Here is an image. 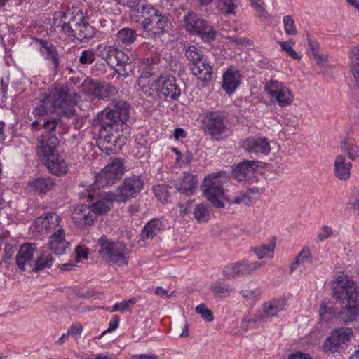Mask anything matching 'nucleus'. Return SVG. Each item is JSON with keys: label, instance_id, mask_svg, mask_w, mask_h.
I'll list each match as a JSON object with an SVG mask.
<instances>
[{"label": "nucleus", "instance_id": "c03bdc74", "mask_svg": "<svg viewBox=\"0 0 359 359\" xmlns=\"http://www.w3.org/2000/svg\"><path fill=\"white\" fill-rule=\"evenodd\" d=\"M194 215L198 222H205L210 219V210L208 205L199 203L194 209Z\"/></svg>", "mask_w": 359, "mask_h": 359}, {"label": "nucleus", "instance_id": "052dcab7", "mask_svg": "<svg viewBox=\"0 0 359 359\" xmlns=\"http://www.w3.org/2000/svg\"><path fill=\"white\" fill-rule=\"evenodd\" d=\"M333 233L332 229L327 225L323 226L320 231L318 234V238L320 241H323L330 238Z\"/></svg>", "mask_w": 359, "mask_h": 359}, {"label": "nucleus", "instance_id": "4d7b16f0", "mask_svg": "<svg viewBox=\"0 0 359 359\" xmlns=\"http://www.w3.org/2000/svg\"><path fill=\"white\" fill-rule=\"evenodd\" d=\"M237 0H219V6L227 13H233L238 6Z\"/></svg>", "mask_w": 359, "mask_h": 359}, {"label": "nucleus", "instance_id": "423d86ee", "mask_svg": "<svg viewBox=\"0 0 359 359\" xmlns=\"http://www.w3.org/2000/svg\"><path fill=\"white\" fill-rule=\"evenodd\" d=\"M144 18L141 22L142 28L148 36L156 39L161 36L168 25V18L151 5L142 4L137 9Z\"/></svg>", "mask_w": 359, "mask_h": 359}, {"label": "nucleus", "instance_id": "79ce46f5", "mask_svg": "<svg viewBox=\"0 0 359 359\" xmlns=\"http://www.w3.org/2000/svg\"><path fill=\"white\" fill-rule=\"evenodd\" d=\"M136 31L130 28H123L116 35V40L118 43L124 45L132 44L137 39Z\"/></svg>", "mask_w": 359, "mask_h": 359}, {"label": "nucleus", "instance_id": "a878e982", "mask_svg": "<svg viewBox=\"0 0 359 359\" xmlns=\"http://www.w3.org/2000/svg\"><path fill=\"white\" fill-rule=\"evenodd\" d=\"M190 69L192 74L201 81H209L212 79V68L205 60L195 65H191Z\"/></svg>", "mask_w": 359, "mask_h": 359}, {"label": "nucleus", "instance_id": "864d4df0", "mask_svg": "<svg viewBox=\"0 0 359 359\" xmlns=\"http://www.w3.org/2000/svg\"><path fill=\"white\" fill-rule=\"evenodd\" d=\"M95 60V52L90 49L83 50L79 58V63L83 65L92 64Z\"/></svg>", "mask_w": 359, "mask_h": 359}, {"label": "nucleus", "instance_id": "13d9d810", "mask_svg": "<svg viewBox=\"0 0 359 359\" xmlns=\"http://www.w3.org/2000/svg\"><path fill=\"white\" fill-rule=\"evenodd\" d=\"M284 29L288 35H295L297 29L294 25V21L290 15L283 18Z\"/></svg>", "mask_w": 359, "mask_h": 359}, {"label": "nucleus", "instance_id": "09e8293b", "mask_svg": "<svg viewBox=\"0 0 359 359\" xmlns=\"http://www.w3.org/2000/svg\"><path fill=\"white\" fill-rule=\"evenodd\" d=\"M341 148L343 151L347 153L350 159L354 161L359 156V147L353 144L348 140H344L341 144Z\"/></svg>", "mask_w": 359, "mask_h": 359}, {"label": "nucleus", "instance_id": "4be33fe9", "mask_svg": "<svg viewBox=\"0 0 359 359\" xmlns=\"http://www.w3.org/2000/svg\"><path fill=\"white\" fill-rule=\"evenodd\" d=\"M88 83L92 94L98 99L108 100L118 92L116 88L109 83L93 80L89 81Z\"/></svg>", "mask_w": 359, "mask_h": 359}, {"label": "nucleus", "instance_id": "7c9ffc66", "mask_svg": "<svg viewBox=\"0 0 359 359\" xmlns=\"http://www.w3.org/2000/svg\"><path fill=\"white\" fill-rule=\"evenodd\" d=\"M205 25V19L198 18L194 13L190 11L184 17V26L190 33L197 34L201 26Z\"/></svg>", "mask_w": 359, "mask_h": 359}, {"label": "nucleus", "instance_id": "c85d7f7f", "mask_svg": "<svg viewBox=\"0 0 359 359\" xmlns=\"http://www.w3.org/2000/svg\"><path fill=\"white\" fill-rule=\"evenodd\" d=\"M285 306V301L283 299H276L266 302L263 305V318L276 316Z\"/></svg>", "mask_w": 359, "mask_h": 359}, {"label": "nucleus", "instance_id": "a19ab883", "mask_svg": "<svg viewBox=\"0 0 359 359\" xmlns=\"http://www.w3.org/2000/svg\"><path fill=\"white\" fill-rule=\"evenodd\" d=\"M57 125L58 121L57 119L48 120L43 123L42 128L44 130V133L41 136L39 147L43 146V142L46 140L45 139H49L52 137H57L55 135Z\"/></svg>", "mask_w": 359, "mask_h": 359}, {"label": "nucleus", "instance_id": "39448f33", "mask_svg": "<svg viewBox=\"0 0 359 359\" xmlns=\"http://www.w3.org/2000/svg\"><path fill=\"white\" fill-rule=\"evenodd\" d=\"M198 120L204 133L216 141L224 140L231 135L228 118L219 111L203 112Z\"/></svg>", "mask_w": 359, "mask_h": 359}, {"label": "nucleus", "instance_id": "f8f14e48", "mask_svg": "<svg viewBox=\"0 0 359 359\" xmlns=\"http://www.w3.org/2000/svg\"><path fill=\"white\" fill-rule=\"evenodd\" d=\"M152 86L159 97L176 100L181 95L175 77L168 74H161L152 82Z\"/></svg>", "mask_w": 359, "mask_h": 359}, {"label": "nucleus", "instance_id": "2eb2a0df", "mask_svg": "<svg viewBox=\"0 0 359 359\" xmlns=\"http://www.w3.org/2000/svg\"><path fill=\"white\" fill-rule=\"evenodd\" d=\"M143 182L139 176H132L124 179L121 185L119 186L116 192L117 201L126 202L127 200L134 197L140 192L143 187Z\"/></svg>", "mask_w": 359, "mask_h": 359}, {"label": "nucleus", "instance_id": "69168bd1", "mask_svg": "<svg viewBox=\"0 0 359 359\" xmlns=\"http://www.w3.org/2000/svg\"><path fill=\"white\" fill-rule=\"evenodd\" d=\"M97 193L95 191H92L90 189H86L83 191H81L79 194V198L81 199H86L87 198L88 201H89V203H90L91 201H94V199H96V195Z\"/></svg>", "mask_w": 359, "mask_h": 359}, {"label": "nucleus", "instance_id": "de8ad7c7", "mask_svg": "<svg viewBox=\"0 0 359 359\" xmlns=\"http://www.w3.org/2000/svg\"><path fill=\"white\" fill-rule=\"evenodd\" d=\"M263 319L262 314L255 315L254 316H245L241 321L240 327L243 330L247 331L249 329L255 327L256 324Z\"/></svg>", "mask_w": 359, "mask_h": 359}, {"label": "nucleus", "instance_id": "6ab92c4d", "mask_svg": "<svg viewBox=\"0 0 359 359\" xmlns=\"http://www.w3.org/2000/svg\"><path fill=\"white\" fill-rule=\"evenodd\" d=\"M83 20V15L80 10H68L61 16L62 30L69 36H72Z\"/></svg>", "mask_w": 359, "mask_h": 359}, {"label": "nucleus", "instance_id": "6e6d98bb", "mask_svg": "<svg viewBox=\"0 0 359 359\" xmlns=\"http://www.w3.org/2000/svg\"><path fill=\"white\" fill-rule=\"evenodd\" d=\"M339 312H335L334 309L331 306H328L325 303L322 302L319 311L320 316L323 319L325 320H327L329 318L327 316H336L337 318L340 319L339 316Z\"/></svg>", "mask_w": 359, "mask_h": 359}, {"label": "nucleus", "instance_id": "473e14b6", "mask_svg": "<svg viewBox=\"0 0 359 359\" xmlns=\"http://www.w3.org/2000/svg\"><path fill=\"white\" fill-rule=\"evenodd\" d=\"M38 41L46 50L45 59L51 60L54 65V69L57 70L60 65V60L55 46L46 40L38 39Z\"/></svg>", "mask_w": 359, "mask_h": 359}, {"label": "nucleus", "instance_id": "603ef678", "mask_svg": "<svg viewBox=\"0 0 359 359\" xmlns=\"http://www.w3.org/2000/svg\"><path fill=\"white\" fill-rule=\"evenodd\" d=\"M136 303L135 299H130L128 301H123L116 303L114 305L111 312L120 311L125 312L131 309L132 306Z\"/></svg>", "mask_w": 359, "mask_h": 359}, {"label": "nucleus", "instance_id": "412c9836", "mask_svg": "<svg viewBox=\"0 0 359 359\" xmlns=\"http://www.w3.org/2000/svg\"><path fill=\"white\" fill-rule=\"evenodd\" d=\"M60 217L54 212H48L41 215L35 219L36 229L41 233H47L53 230H56L60 224Z\"/></svg>", "mask_w": 359, "mask_h": 359}, {"label": "nucleus", "instance_id": "4c0bfd02", "mask_svg": "<svg viewBox=\"0 0 359 359\" xmlns=\"http://www.w3.org/2000/svg\"><path fill=\"white\" fill-rule=\"evenodd\" d=\"M276 243L271 241L268 244H262L254 247L251 250L257 255L258 259L272 258L274 255Z\"/></svg>", "mask_w": 359, "mask_h": 359}, {"label": "nucleus", "instance_id": "e433bc0d", "mask_svg": "<svg viewBox=\"0 0 359 359\" xmlns=\"http://www.w3.org/2000/svg\"><path fill=\"white\" fill-rule=\"evenodd\" d=\"M93 36V27L86 22L85 19L79 25L76 30L72 35L73 37L80 41H86L91 39Z\"/></svg>", "mask_w": 359, "mask_h": 359}, {"label": "nucleus", "instance_id": "72a5a7b5", "mask_svg": "<svg viewBox=\"0 0 359 359\" xmlns=\"http://www.w3.org/2000/svg\"><path fill=\"white\" fill-rule=\"evenodd\" d=\"M222 199L226 200L229 204H244L249 205L251 203V196L249 192H238L235 193V195L229 194V191L226 190L224 192V195Z\"/></svg>", "mask_w": 359, "mask_h": 359}, {"label": "nucleus", "instance_id": "2f4dec72", "mask_svg": "<svg viewBox=\"0 0 359 359\" xmlns=\"http://www.w3.org/2000/svg\"><path fill=\"white\" fill-rule=\"evenodd\" d=\"M162 228V222L158 219H152L147 223L142 231V238L143 240L152 239L158 234Z\"/></svg>", "mask_w": 359, "mask_h": 359}, {"label": "nucleus", "instance_id": "c9c22d12", "mask_svg": "<svg viewBox=\"0 0 359 359\" xmlns=\"http://www.w3.org/2000/svg\"><path fill=\"white\" fill-rule=\"evenodd\" d=\"M54 185L55 182L50 177H39L31 184L33 190L39 194H45L50 191Z\"/></svg>", "mask_w": 359, "mask_h": 359}, {"label": "nucleus", "instance_id": "dca6fc26", "mask_svg": "<svg viewBox=\"0 0 359 359\" xmlns=\"http://www.w3.org/2000/svg\"><path fill=\"white\" fill-rule=\"evenodd\" d=\"M114 201H117V196L113 192H97L96 199L91 201L88 205L93 210V215H95V218L100 215L106 214L109 212Z\"/></svg>", "mask_w": 359, "mask_h": 359}, {"label": "nucleus", "instance_id": "5fc2aeb1", "mask_svg": "<svg viewBox=\"0 0 359 359\" xmlns=\"http://www.w3.org/2000/svg\"><path fill=\"white\" fill-rule=\"evenodd\" d=\"M113 60L114 61V65L116 66L126 65L127 62H130L129 57L118 48H115Z\"/></svg>", "mask_w": 359, "mask_h": 359}, {"label": "nucleus", "instance_id": "680f3d73", "mask_svg": "<svg viewBox=\"0 0 359 359\" xmlns=\"http://www.w3.org/2000/svg\"><path fill=\"white\" fill-rule=\"evenodd\" d=\"M119 318L118 316H114L112 320H111L109 323V327L104 331L99 337L100 339L105 334L110 333L115 330L119 325Z\"/></svg>", "mask_w": 359, "mask_h": 359}, {"label": "nucleus", "instance_id": "ea45409f", "mask_svg": "<svg viewBox=\"0 0 359 359\" xmlns=\"http://www.w3.org/2000/svg\"><path fill=\"white\" fill-rule=\"evenodd\" d=\"M184 55L187 60L191 62V65H195L198 62L203 61V54L202 50L194 45H187L184 48Z\"/></svg>", "mask_w": 359, "mask_h": 359}, {"label": "nucleus", "instance_id": "f704fd0d", "mask_svg": "<svg viewBox=\"0 0 359 359\" xmlns=\"http://www.w3.org/2000/svg\"><path fill=\"white\" fill-rule=\"evenodd\" d=\"M210 289L215 298H224L233 292V287L229 284H225L220 281L211 283Z\"/></svg>", "mask_w": 359, "mask_h": 359}, {"label": "nucleus", "instance_id": "49530a36", "mask_svg": "<svg viewBox=\"0 0 359 359\" xmlns=\"http://www.w3.org/2000/svg\"><path fill=\"white\" fill-rule=\"evenodd\" d=\"M115 46H104V47H98L97 56L105 60L109 66L114 65L113 56L114 54Z\"/></svg>", "mask_w": 359, "mask_h": 359}, {"label": "nucleus", "instance_id": "cd10ccee", "mask_svg": "<svg viewBox=\"0 0 359 359\" xmlns=\"http://www.w3.org/2000/svg\"><path fill=\"white\" fill-rule=\"evenodd\" d=\"M196 184V176L191 173L184 172L182 180L175 184V187L177 189L182 193L190 195L194 191Z\"/></svg>", "mask_w": 359, "mask_h": 359}, {"label": "nucleus", "instance_id": "58836bf2", "mask_svg": "<svg viewBox=\"0 0 359 359\" xmlns=\"http://www.w3.org/2000/svg\"><path fill=\"white\" fill-rule=\"evenodd\" d=\"M350 67L354 81L359 88V47L355 46L349 53Z\"/></svg>", "mask_w": 359, "mask_h": 359}, {"label": "nucleus", "instance_id": "393cba45", "mask_svg": "<svg viewBox=\"0 0 359 359\" xmlns=\"http://www.w3.org/2000/svg\"><path fill=\"white\" fill-rule=\"evenodd\" d=\"M351 163L346 162V158L343 155L340 154L336 157L334 164V172L339 180L344 181L348 180L351 175Z\"/></svg>", "mask_w": 359, "mask_h": 359}, {"label": "nucleus", "instance_id": "7ed1b4c3", "mask_svg": "<svg viewBox=\"0 0 359 359\" xmlns=\"http://www.w3.org/2000/svg\"><path fill=\"white\" fill-rule=\"evenodd\" d=\"M332 296L340 303L346 302L339 313L341 320L344 323L356 320L359 316V292H357L355 282L347 276H338L333 286Z\"/></svg>", "mask_w": 359, "mask_h": 359}, {"label": "nucleus", "instance_id": "b1692460", "mask_svg": "<svg viewBox=\"0 0 359 359\" xmlns=\"http://www.w3.org/2000/svg\"><path fill=\"white\" fill-rule=\"evenodd\" d=\"M257 161L244 160L236 165L233 170L234 177L239 182L245 180L255 171Z\"/></svg>", "mask_w": 359, "mask_h": 359}, {"label": "nucleus", "instance_id": "0eeeda50", "mask_svg": "<svg viewBox=\"0 0 359 359\" xmlns=\"http://www.w3.org/2000/svg\"><path fill=\"white\" fill-rule=\"evenodd\" d=\"M45 140L43 146L38 148L39 156L52 174L62 175L67 173L68 165L57 154L58 138L52 137Z\"/></svg>", "mask_w": 359, "mask_h": 359}, {"label": "nucleus", "instance_id": "774afa93", "mask_svg": "<svg viewBox=\"0 0 359 359\" xmlns=\"http://www.w3.org/2000/svg\"><path fill=\"white\" fill-rule=\"evenodd\" d=\"M83 330V327L81 324H74L72 325L67 330V332L69 336L76 337L81 334Z\"/></svg>", "mask_w": 359, "mask_h": 359}, {"label": "nucleus", "instance_id": "20e7f679", "mask_svg": "<svg viewBox=\"0 0 359 359\" xmlns=\"http://www.w3.org/2000/svg\"><path fill=\"white\" fill-rule=\"evenodd\" d=\"M15 261L21 271L38 272L51 267L53 258L50 255L39 254L36 243H25L20 247Z\"/></svg>", "mask_w": 359, "mask_h": 359}, {"label": "nucleus", "instance_id": "c756f323", "mask_svg": "<svg viewBox=\"0 0 359 359\" xmlns=\"http://www.w3.org/2000/svg\"><path fill=\"white\" fill-rule=\"evenodd\" d=\"M205 25V19L198 18L194 13L190 11L184 17V26L190 33L197 34L201 26Z\"/></svg>", "mask_w": 359, "mask_h": 359}, {"label": "nucleus", "instance_id": "3c124183", "mask_svg": "<svg viewBox=\"0 0 359 359\" xmlns=\"http://www.w3.org/2000/svg\"><path fill=\"white\" fill-rule=\"evenodd\" d=\"M196 312L200 314L201 317L208 322H212L214 320L213 313L205 304H201L196 307Z\"/></svg>", "mask_w": 359, "mask_h": 359}, {"label": "nucleus", "instance_id": "9b49d317", "mask_svg": "<svg viewBox=\"0 0 359 359\" xmlns=\"http://www.w3.org/2000/svg\"><path fill=\"white\" fill-rule=\"evenodd\" d=\"M264 91L271 97L273 102L280 107L290 105L294 100V95L290 89L282 82L271 79L264 85Z\"/></svg>", "mask_w": 359, "mask_h": 359}, {"label": "nucleus", "instance_id": "0e129e2a", "mask_svg": "<svg viewBox=\"0 0 359 359\" xmlns=\"http://www.w3.org/2000/svg\"><path fill=\"white\" fill-rule=\"evenodd\" d=\"M118 67L121 69V76L126 78L133 74V68L130 62H127L126 65H120Z\"/></svg>", "mask_w": 359, "mask_h": 359}, {"label": "nucleus", "instance_id": "f03ea898", "mask_svg": "<svg viewBox=\"0 0 359 359\" xmlns=\"http://www.w3.org/2000/svg\"><path fill=\"white\" fill-rule=\"evenodd\" d=\"M80 95L67 86L55 87L42 93L36 99V105L33 109L35 117L48 116L60 109L61 116L72 120L76 128H80L83 120L76 113L74 106L79 102Z\"/></svg>", "mask_w": 359, "mask_h": 359}, {"label": "nucleus", "instance_id": "f257e3e1", "mask_svg": "<svg viewBox=\"0 0 359 359\" xmlns=\"http://www.w3.org/2000/svg\"><path fill=\"white\" fill-rule=\"evenodd\" d=\"M130 111L126 101L114 100L100 115L98 146L107 154L118 152L126 144V137L117 133L126 128Z\"/></svg>", "mask_w": 359, "mask_h": 359}, {"label": "nucleus", "instance_id": "6e6552de", "mask_svg": "<svg viewBox=\"0 0 359 359\" xmlns=\"http://www.w3.org/2000/svg\"><path fill=\"white\" fill-rule=\"evenodd\" d=\"M97 243L100 245L99 255L109 264H116L119 266L128 264L127 248L119 242L109 240L106 236H102Z\"/></svg>", "mask_w": 359, "mask_h": 359}, {"label": "nucleus", "instance_id": "a211bd4d", "mask_svg": "<svg viewBox=\"0 0 359 359\" xmlns=\"http://www.w3.org/2000/svg\"><path fill=\"white\" fill-rule=\"evenodd\" d=\"M159 62L160 56L157 54L156 50L154 55L138 59V72L140 74L137 79L138 84L142 83L143 80L149 79L155 74Z\"/></svg>", "mask_w": 359, "mask_h": 359}, {"label": "nucleus", "instance_id": "a18cd8bd", "mask_svg": "<svg viewBox=\"0 0 359 359\" xmlns=\"http://www.w3.org/2000/svg\"><path fill=\"white\" fill-rule=\"evenodd\" d=\"M311 257L312 255L309 247L304 246L291 264L290 266V273L294 271L299 266V264H303L306 259L311 258Z\"/></svg>", "mask_w": 359, "mask_h": 359}, {"label": "nucleus", "instance_id": "9d476101", "mask_svg": "<svg viewBox=\"0 0 359 359\" xmlns=\"http://www.w3.org/2000/svg\"><path fill=\"white\" fill-rule=\"evenodd\" d=\"M124 164L119 158L112 159L96 176L95 184L97 187H108L121 179Z\"/></svg>", "mask_w": 359, "mask_h": 359}, {"label": "nucleus", "instance_id": "8fccbe9b", "mask_svg": "<svg viewBox=\"0 0 359 359\" xmlns=\"http://www.w3.org/2000/svg\"><path fill=\"white\" fill-rule=\"evenodd\" d=\"M170 189L171 187L167 184H157L154 187V193L160 201L163 202L168 200Z\"/></svg>", "mask_w": 359, "mask_h": 359}, {"label": "nucleus", "instance_id": "338daca9", "mask_svg": "<svg viewBox=\"0 0 359 359\" xmlns=\"http://www.w3.org/2000/svg\"><path fill=\"white\" fill-rule=\"evenodd\" d=\"M282 49L287 52L290 57L294 59H299L300 57L299 55L293 50V48L287 43V41L279 42Z\"/></svg>", "mask_w": 359, "mask_h": 359}, {"label": "nucleus", "instance_id": "37998d69", "mask_svg": "<svg viewBox=\"0 0 359 359\" xmlns=\"http://www.w3.org/2000/svg\"><path fill=\"white\" fill-rule=\"evenodd\" d=\"M196 35L200 36L205 42H210L216 37V31L213 27L205 19V25L200 27Z\"/></svg>", "mask_w": 359, "mask_h": 359}, {"label": "nucleus", "instance_id": "e2e57ef3", "mask_svg": "<svg viewBox=\"0 0 359 359\" xmlns=\"http://www.w3.org/2000/svg\"><path fill=\"white\" fill-rule=\"evenodd\" d=\"M140 86V89L141 92L145 95L147 97H154L156 90L152 86H148L146 84L144 83V81L142 83H140V84H138Z\"/></svg>", "mask_w": 359, "mask_h": 359}, {"label": "nucleus", "instance_id": "bb28decb", "mask_svg": "<svg viewBox=\"0 0 359 359\" xmlns=\"http://www.w3.org/2000/svg\"><path fill=\"white\" fill-rule=\"evenodd\" d=\"M240 84V75L238 72L227 70L223 74L222 88L229 95H231Z\"/></svg>", "mask_w": 359, "mask_h": 359}, {"label": "nucleus", "instance_id": "ddd939ff", "mask_svg": "<svg viewBox=\"0 0 359 359\" xmlns=\"http://www.w3.org/2000/svg\"><path fill=\"white\" fill-rule=\"evenodd\" d=\"M351 328L340 327L333 330L326 338L323 344V348L326 352L337 353L343 351L347 342L353 337Z\"/></svg>", "mask_w": 359, "mask_h": 359}, {"label": "nucleus", "instance_id": "4468645a", "mask_svg": "<svg viewBox=\"0 0 359 359\" xmlns=\"http://www.w3.org/2000/svg\"><path fill=\"white\" fill-rule=\"evenodd\" d=\"M264 262L249 260H242L227 264L223 269L222 275L226 280L234 279L237 277L243 276L252 273L261 266Z\"/></svg>", "mask_w": 359, "mask_h": 359}, {"label": "nucleus", "instance_id": "1a4fd4ad", "mask_svg": "<svg viewBox=\"0 0 359 359\" xmlns=\"http://www.w3.org/2000/svg\"><path fill=\"white\" fill-rule=\"evenodd\" d=\"M228 179L225 172H218L208 175L204 178L201 189L212 205L218 208L224 207L222 201L224 195L223 181Z\"/></svg>", "mask_w": 359, "mask_h": 359}, {"label": "nucleus", "instance_id": "bf43d9fd", "mask_svg": "<svg viewBox=\"0 0 359 359\" xmlns=\"http://www.w3.org/2000/svg\"><path fill=\"white\" fill-rule=\"evenodd\" d=\"M308 43L311 50L312 55L314 59L316 60V63L318 65L322 64L323 58L321 55L318 54V43L316 41L312 40L311 38H308Z\"/></svg>", "mask_w": 359, "mask_h": 359}, {"label": "nucleus", "instance_id": "f3484780", "mask_svg": "<svg viewBox=\"0 0 359 359\" xmlns=\"http://www.w3.org/2000/svg\"><path fill=\"white\" fill-rule=\"evenodd\" d=\"M241 147L249 154L266 155L271 151L268 139L260 136H251L245 139Z\"/></svg>", "mask_w": 359, "mask_h": 359}, {"label": "nucleus", "instance_id": "aec40b11", "mask_svg": "<svg viewBox=\"0 0 359 359\" xmlns=\"http://www.w3.org/2000/svg\"><path fill=\"white\" fill-rule=\"evenodd\" d=\"M88 205L82 204L76 207L72 214L74 224L80 228L91 226L97 219L95 215Z\"/></svg>", "mask_w": 359, "mask_h": 359}, {"label": "nucleus", "instance_id": "5701e85b", "mask_svg": "<svg viewBox=\"0 0 359 359\" xmlns=\"http://www.w3.org/2000/svg\"><path fill=\"white\" fill-rule=\"evenodd\" d=\"M48 248L55 255H63L68 247V243L65 239V231L61 227L55 230L50 236L48 243Z\"/></svg>", "mask_w": 359, "mask_h": 359}]
</instances>
